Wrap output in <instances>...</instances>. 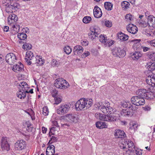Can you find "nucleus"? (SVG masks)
I'll use <instances>...</instances> for the list:
<instances>
[{"label": "nucleus", "instance_id": "f257e3e1", "mask_svg": "<svg viewBox=\"0 0 155 155\" xmlns=\"http://www.w3.org/2000/svg\"><path fill=\"white\" fill-rule=\"evenodd\" d=\"M26 143L23 140L18 141L15 144V148L16 153H22V150L24 149L26 147Z\"/></svg>", "mask_w": 155, "mask_h": 155}, {"label": "nucleus", "instance_id": "f03ea898", "mask_svg": "<svg viewBox=\"0 0 155 155\" xmlns=\"http://www.w3.org/2000/svg\"><path fill=\"white\" fill-rule=\"evenodd\" d=\"M112 52L113 55L115 57L119 58L123 57L126 54V52L123 49L119 47H115L112 50Z\"/></svg>", "mask_w": 155, "mask_h": 155}, {"label": "nucleus", "instance_id": "7ed1b4c3", "mask_svg": "<svg viewBox=\"0 0 155 155\" xmlns=\"http://www.w3.org/2000/svg\"><path fill=\"white\" fill-rule=\"evenodd\" d=\"M121 148L123 149H127L128 148L129 150L134 152L135 150V146L133 142L127 139L124 140L122 146H120Z\"/></svg>", "mask_w": 155, "mask_h": 155}, {"label": "nucleus", "instance_id": "20e7f679", "mask_svg": "<svg viewBox=\"0 0 155 155\" xmlns=\"http://www.w3.org/2000/svg\"><path fill=\"white\" fill-rule=\"evenodd\" d=\"M70 104H61L59 108L57 110L58 114L60 115H63L67 113L70 109Z\"/></svg>", "mask_w": 155, "mask_h": 155}, {"label": "nucleus", "instance_id": "39448f33", "mask_svg": "<svg viewBox=\"0 0 155 155\" xmlns=\"http://www.w3.org/2000/svg\"><path fill=\"white\" fill-rule=\"evenodd\" d=\"M130 101L132 104L137 106L143 105L145 103L144 99L140 98L137 96L132 97L131 98Z\"/></svg>", "mask_w": 155, "mask_h": 155}, {"label": "nucleus", "instance_id": "423d86ee", "mask_svg": "<svg viewBox=\"0 0 155 155\" xmlns=\"http://www.w3.org/2000/svg\"><path fill=\"white\" fill-rule=\"evenodd\" d=\"M99 41L103 44L105 47H109L114 44V41L107 39V37L104 35H101L99 37Z\"/></svg>", "mask_w": 155, "mask_h": 155}, {"label": "nucleus", "instance_id": "0eeeda50", "mask_svg": "<svg viewBox=\"0 0 155 155\" xmlns=\"http://www.w3.org/2000/svg\"><path fill=\"white\" fill-rule=\"evenodd\" d=\"M99 119L100 120L112 122L116 121L117 118L116 117L111 115H104L100 114Z\"/></svg>", "mask_w": 155, "mask_h": 155}, {"label": "nucleus", "instance_id": "6e6552de", "mask_svg": "<svg viewBox=\"0 0 155 155\" xmlns=\"http://www.w3.org/2000/svg\"><path fill=\"white\" fill-rule=\"evenodd\" d=\"M17 60L15 55L13 53H9L5 57V60L10 65L13 64Z\"/></svg>", "mask_w": 155, "mask_h": 155}, {"label": "nucleus", "instance_id": "1a4fd4ad", "mask_svg": "<svg viewBox=\"0 0 155 155\" xmlns=\"http://www.w3.org/2000/svg\"><path fill=\"white\" fill-rule=\"evenodd\" d=\"M85 102L84 101V98H81L76 102L75 104V106L77 110L79 111L82 110L85 107Z\"/></svg>", "mask_w": 155, "mask_h": 155}, {"label": "nucleus", "instance_id": "9d476101", "mask_svg": "<svg viewBox=\"0 0 155 155\" xmlns=\"http://www.w3.org/2000/svg\"><path fill=\"white\" fill-rule=\"evenodd\" d=\"M64 118L70 122L76 123L78 121V118L76 115L72 114H67L64 116Z\"/></svg>", "mask_w": 155, "mask_h": 155}, {"label": "nucleus", "instance_id": "9b49d317", "mask_svg": "<svg viewBox=\"0 0 155 155\" xmlns=\"http://www.w3.org/2000/svg\"><path fill=\"white\" fill-rule=\"evenodd\" d=\"M1 148L2 150L8 151L10 149V145L8 143L6 138L3 137L2 139Z\"/></svg>", "mask_w": 155, "mask_h": 155}, {"label": "nucleus", "instance_id": "f8f14e48", "mask_svg": "<svg viewBox=\"0 0 155 155\" xmlns=\"http://www.w3.org/2000/svg\"><path fill=\"white\" fill-rule=\"evenodd\" d=\"M147 24L149 26L155 28V17L153 15L148 16Z\"/></svg>", "mask_w": 155, "mask_h": 155}, {"label": "nucleus", "instance_id": "ddd939ff", "mask_svg": "<svg viewBox=\"0 0 155 155\" xmlns=\"http://www.w3.org/2000/svg\"><path fill=\"white\" fill-rule=\"evenodd\" d=\"M84 49L82 46L80 45H77L74 46L73 49L74 55H79L81 54L83 51Z\"/></svg>", "mask_w": 155, "mask_h": 155}, {"label": "nucleus", "instance_id": "4468645a", "mask_svg": "<svg viewBox=\"0 0 155 155\" xmlns=\"http://www.w3.org/2000/svg\"><path fill=\"white\" fill-rule=\"evenodd\" d=\"M127 29L128 32L134 34H136L138 31V28L136 25L132 24H129L127 26Z\"/></svg>", "mask_w": 155, "mask_h": 155}, {"label": "nucleus", "instance_id": "2eb2a0df", "mask_svg": "<svg viewBox=\"0 0 155 155\" xmlns=\"http://www.w3.org/2000/svg\"><path fill=\"white\" fill-rule=\"evenodd\" d=\"M146 81L148 84L155 87V75H151L147 77Z\"/></svg>", "mask_w": 155, "mask_h": 155}, {"label": "nucleus", "instance_id": "dca6fc26", "mask_svg": "<svg viewBox=\"0 0 155 155\" xmlns=\"http://www.w3.org/2000/svg\"><path fill=\"white\" fill-rule=\"evenodd\" d=\"M18 87L20 90L25 91V93H28V89L29 87L28 85L25 82L22 81L20 83Z\"/></svg>", "mask_w": 155, "mask_h": 155}, {"label": "nucleus", "instance_id": "f3484780", "mask_svg": "<svg viewBox=\"0 0 155 155\" xmlns=\"http://www.w3.org/2000/svg\"><path fill=\"white\" fill-rule=\"evenodd\" d=\"M102 12L100 8L97 6H95L94 9V15L95 17L99 18L102 15Z\"/></svg>", "mask_w": 155, "mask_h": 155}, {"label": "nucleus", "instance_id": "a211bd4d", "mask_svg": "<svg viewBox=\"0 0 155 155\" xmlns=\"http://www.w3.org/2000/svg\"><path fill=\"white\" fill-rule=\"evenodd\" d=\"M24 69V66L21 63H18V64L14 65L12 68V70L15 72L21 71Z\"/></svg>", "mask_w": 155, "mask_h": 155}, {"label": "nucleus", "instance_id": "6ab92c4d", "mask_svg": "<svg viewBox=\"0 0 155 155\" xmlns=\"http://www.w3.org/2000/svg\"><path fill=\"white\" fill-rule=\"evenodd\" d=\"M147 90L144 89H139L136 92V94L140 98H145Z\"/></svg>", "mask_w": 155, "mask_h": 155}, {"label": "nucleus", "instance_id": "aec40b11", "mask_svg": "<svg viewBox=\"0 0 155 155\" xmlns=\"http://www.w3.org/2000/svg\"><path fill=\"white\" fill-rule=\"evenodd\" d=\"M114 135L117 138H124L126 137V134L124 131L119 129L115 130Z\"/></svg>", "mask_w": 155, "mask_h": 155}, {"label": "nucleus", "instance_id": "412c9836", "mask_svg": "<svg viewBox=\"0 0 155 155\" xmlns=\"http://www.w3.org/2000/svg\"><path fill=\"white\" fill-rule=\"evenodd\" d=\"M62 78H58L54 81V85L57 88L62 89Z\"/></svg>", "mask_w": 155, "mask_h": 155}, {"label": "nucleus", "instance_id": "4be33fe9", "mask_svg": "<svg viewBox=\"0 0 155 155\" xmlns=\"http://www.w3.org/2000/svg\"><path fill=\"white\" fill-rule=\"evenodd\" d=\"M146 66L148 70L151 72L155 70V62H148Z\"/></svg>", "mask_w": 155, "mask_h": 155}, {"label": "nucleus", "instance_id": "5701e85b", "mask_svg": "<svg viewBox=\"0 0 155 155\" xmlns=\"http://www.w3.org/2000/svg\"><path fill=\"white\" fill-rule=\"evenodd\" d=\"M131 57L134 60H137L141 57V54L139 52L135 51L130 54Z\"/></svg>", "mask_w": 155, "mask_h": 155}, {"label": "nucleus", "instance_id": "b1692460", "mask_svg": "<svg viewBox=\"0 0 155 155\" xmlns=\"http://www.w3.org/2000/svg\"><path fill=\"white\" fill-rule=\"evenodd\" d=\"M121 116H131L133 115L132 112H131L128 110L125 109H123L120 112Z\"/></svg>", "mask_w": 155, "mask_h": 155}, {"label": "nucleus", "instance_id": "393cba45", "mask_svg": "<svg viewBox=\"0 0 155 155\" xmlns=\"http://www.w3.org/2000/svg\"><path fill=\"white\" fill-rule=\"evenodd\" d=\"M155 97V94L152 91H147L145 98L147 99H153Z\"/></svg>", "mask_w": 155, "mask_h": 155}, {"label": "nucleus", "instance_id": "a878e982", "mask_svg": "<svg viewBox=\"0 0 155 155\" xmlns=\"http://www.w3.org/2000/svg\"><path fill=\"white\" fill-rule=\"evenodd\" d=\"M118 38L120 40L125 41L127 40L128 38V36L122 33H119L117 35Z\"/></svg>", "mask_w": 155, "mask_h": 155}, {"label": "nucleus", "instance_id": "bb28decb", "mask_svg": "<svg viewBox=\"0 0 155 155\" xmlns=\"http://www.w3.org/2000/svg\"><path fill=\"white\" fill-rule=\"evenodd\" d=\"M26 93L25 91L20 90V91L17 93V96L20 99H24L26 96Z\"/></svg>", "mask_w": 155, "mask_h": 155}, {"label": "nucleus", "instance_id": "cd10ccee", "mask_svg": "<svg viewBox=\"0 0 155 155\" xmlns=\"http://www.w3.org/2000/svg\"><path fill=\"white\" fill-rule=\"evenodd\" d=\"M104 6L105 9L108 11H111L112 9L113 4L109 2H106L104 3Z\"/></svg>", "mask_w": 155, "mask_h": 155}, {"label": "nucleus", "instance_id": "c85d7f7f", "mask_svg": "<svg viewBox=\"0 0 155 155\" xmlns=\"http://www.w3.org/2000/svg\"><path fill=\"white\" fill-rule=\"evenodd\" d=\"M84 101L85 102V105H86V107L87 108H89L93 104L92 100L91 99H88L84 98Z\"/></svg>", "mask_w": 155, "mask_h": 155}, {"label": "nucleus", "instance_id": "c756f323", "mask_svg": "<svg viewBox=\"0 0 155 155\" xmlns=\"http://www.w3.org/2000/svg\"><path fill=\"white\" fill-rule=\"evenodd\" d=\"M32 45L29 43L25 42L23 45L22 48L23 49L26 50H29L32 48Z\"/></svg>", "mask_w": 155, "mask_h": 155}, {"label": "nucleus", "instance_id": "7c9ffc66", "mask_svg": "<svg viewBox=\"0 0 155 155\" xmlns=\"http://www.w3.org/2000/svg\"><path fill=\"white\" fill-rule=\"evenodd\" d=\"M17 37L20 40H25L27 38V35L25 33H18Z\"/></svg>", "mask_w": 155, "mask_h": 155}, {"label": "nucleus", "instance_id": "2f4dec72", "mask_svg": "<svg viewBox=\"0 0 155 155\" xmlns=\"http://www.w3.org/2000/svg\"><path fill=\"white\" fill-rule=\"evenodd\" d=\"M62 82V89H65L69 86V84L68 82L63 78Z\"/></svg>", "mask_w": 155, "mask_h": 155}, {"label": "nucleus", "instance_id": "473e14b6", "mask_svg": "<svg viewBox=\"0 0 155 155\" xmlns=\"http://www.w3.org/2000/svg\"><path fill=\"white\" fill-rule=\"evenodd\" d=\"M147 56L150 59L155 61V52H150L148 54Z\"/></svg>", "mask_w": 155, "mask_h": 155}, {"label": "nucleus", "instance_id": "72a5a7b5", "mask_svg": "<svg viewBox=\"0 0 155 155\" xmlns=\"http://www.w3.org/2000/svg\"><path fill=\"white\" fill-rule=\"evenodd\" d=\"M107 106L104 105H101L98 107V109L100 110L104 113L106 114L107 113Z\"/></svg>", "mask_w": 155, "mask_h": 155}, {"label": "nucleus", "instance_id": "f704fd0d", "mask_svg": "<svg viewBox=\"0 0 155 155\" xmlns=\"http://www.w3.org/2000/svg\"><path fill=\"white\" fill-rule=\"evenodd\" d=\"M33 53L31 51H27L26 54V58H27L29 60H31L32 58L33 57Z\"/></svg>", "mask_w": 155, "mask_h": 155}, {"label": "nucleus", "instance_id": "c9c22d12", "mask_svg": "<svg viewBox=\"0 0 155 155\" xmlns=\"http://www.w3.org/2000/svg\"><path fill=\"white\" fill-rule=\"evenodd\" d=\"M64 51L66 54H69L71 52L72 49L70 47L67 46L64 48Z\"/></svg>", "mask_w": 155, "mask_h": 155}, {"label": "nucleus", "instance_id": "e433bc0d", "mask_svg": "<svg viewBox=\"0 0 155 155\" xmlns=\"http://www.w3.org/2000/svg\"><path fill=\"white\" fill-rule=\"evenodd\" d=\"M36 62L37 64L39 65L43 64L44 63V60H42L41 58H40V57L38 56H37L36 57Z\"/></svg>", "mask_w": 155, "mask_h": 155}, {"label": "nucleus", "instance_id": "4c0bfd02", "mask_svg": "<svg viewBox=\"0 0 155 155\" xmlns=\"http://www.w3.org/2000/svg\"><path fill=\"white\" fill-rule=\"evenodd\" d=\"M91 20V18L90 16H85L83 19V22L85 24L89 23Z\"/></svg>", "mask_w": 155, "mask_h": 155}, {"label": "nucleus", "instance_id": "58836bf2", "mask_svg": "<svg viewBox=\"0 0 155 155\" xmlns=\"http://www.w3.org/2000/svg\"><path fill=\"white\" fill-rule=\"evenodd\" d=\"M129 3L126 1H123L121 4V6L123 8H124L125 9H127L129 7L130 5Z\"/></svg>", "mask_w": 155, "mask_h": 155}, {"label": "nucleus", "instance_id": "ea45409f", "mask_svg": "<svg viewBox=\"0 0 155 155\" xmlns=\"http://www.w3.org/2000/svg\"><path fill=\"white\" fill-rule=\"evenodd\" d=\"M93 32H94L95 35H96V37H97V35H99L100 33V30L99 28L95 27L93 29H92Z\"/></svg>", "mask_w": 155, "mask_h": 155}, {"label": "nucleus", "instance_id": "a19ab883", "mask_svg": "<svg viewBox=\"0 0 155 155\" xmlns=\"http://www.w3.org/2000/svg\"><path fill=\"white\" fill-rule=\"evenodd\" d=\"M49 111L47 107L45 106L43 108L42 113L45 116H47L48 115Z\"/></svg>", "mask_w": 155, "mask_h": 155}, {"label": "nucleus", "instance_id": "79ce46f5", "mask_svg": "<svg viewBox=\"0 0 155 155\" xmlns=\"http://www.w3.org/2000/svg\"><path fill=\"white\" fill-rule=\"evenodd\" d=\"M108 104L107 105V113L108 115H113L112 114V113H113V109L112 108L110 107V106H108Z\"/></svg>", "mask_w": 155, "mask_h": 155}, {"label": "nucleus", "instance_id": "37998d69", "mask_svg": "<svg viewBox=\"0 0 155 155\" xmlns=\"http://www.w3.org/2000/svg\"><path fill=\"white\" fill-rule=\"evenodd\" d=\"M88 35L89 37L91 38L92 40L95 39L96 37V35H95L93 30H91V32L88 33Z\"/></svg>", "mask_w": 155, "mask_h": 155}, {"label": "nucleus", "instance_id": "c03bdc74", "mask_svg": "<svg viewBox=\"0 0 155 155\" xmlns=\"http://www.w3.org/2000/svg\"><path fill=\"white\" fill-rule=\"evenodd\" d=\"M105 25L107 27H110L112 26V24L111 21L109 20H106L104 23Z\"/></svg>", "mask_w": 155, "mask_h": 155}, {"label": "nucleus", "instance_id": "a18cd8bd", "mask_svg": "<svg viewBox=\"0 0 155 155\" xmlns=\"http://www.w3.org/2000/svg\"><path fill=\"white\" fill-rule=\"evenodd\" d=\"M138 125L137 124H132V126H130V129L131 130H134V131L136 130L137 129Z\"/></svg>", "mask_w": 155, "mask_h": 155}, {"label": "nucleus", "instance_id": "49530a36", "mask_svg": "<svg viewBox=\"0 0 155 155\" xmlns=\"http://www.w3.org/2000/svg\"><path fill=\"white\" fill-rule=\"evenodd\" d=\"M52 64L53 65L56 67H58L60 64V63L58 61H57L56 60L53 59L52 60Z\"/></svg>", "mask_w": 155, "mask_h": 155}, {"label": "nucleus", "instance_id": "de8ad7c7", "mask_svg": "<svg viewBox=\"0 0 155 155\" xmlns=\"http://www.w3.org/2000/svg\"><path fill=\"white\" fill-rule=\"evenodd\" d=\"M57 138L54 137V136H52L51 138V140L49 141L48 143L51 144L53 142H57Z\"/></svg>", "mask_w": 155, "mask_h": 155}, {"label": "nucleus", "instance_id": "09e8293b", "mask_svg": "<svg viewBox=\"0 0 155 155\" xmlns=\"http://www.w3.org/2000/svg\"><path fill=\"white\" fill-rule=\"evenodd\" d=\"M33 129L32 124H30L29 125H28L26 128V130L28 132H31L32 131Z\"/></svg>", "mask_w": 155, "mask_h": 155}, {"label": "nucleus", "instance_id": "8fccbe9b", "mask_svg": "<svg viewBox=\"0 0 155 155\" xmlns=\"http://www.w3.org/2000/svg\"><path fill=\"white\" fill-rule=\"evenodd\" d=\"M9 18H11V20H14V21L15 22L17 21L18 20V17L17 16H16V15L14 14H13L11 16V17L9 16Z\"/></svg>", "mask_w": 155, "mask_h": 155}, {"label": "nucleus", "instance_id": "3c124183", "mask_svg": "<svg viewBox=\"0 0 155 155\" xmlns=\"http://www.w3.org/2000/svg\"><path fill=\"white\" fill-rule=\"evenodd\" d=\"M125 18L129 21H132L133 20L132 16L130 14H128L126 15L125 16Z\"/></svg>", "mask_w": 155, "mask_h": 155}, {"label": "nucleus", "instance_id": "603ef678", "mask_svg": "<svg viewBox=\"0 0 155 155\" xmlns=\"http://www.w3.org/2000/svg\"><path fill=\"white\" fill-rule=\"evenodd\" d=\"M55 100V103L54 104H58L60 103L62 99L59 97H54Z\"/></svg>", "mask_w": 155, "mask_h": 155}, {"label": "nucleus", "instance_id": "864d4df0", "mask_svg": "<svg viewBox=\"0 0 155 155\" xmlns=\"http://www.w3.org/2000/svg\"><path fill=\"white\" fill-rule=\"evenodd\" d=\"M102 122L98 121L96 122V127L100 129H102Z\"/></svg>", "mask_w": 155, "mask_h": 155}, {"label": "nucleus", "instance_id": "5fc2aeb1", "mask_svg": "<svg viewBox=\"0 0 155 155\" xmlns=\"http://www.w3.org/2000/svg\"><path fill=\"white\" fill-rule=\"evenodd\" d=\"M145 34L147 35L148 36H153V34L152 33V32L150 31H148L146 30L145 31Z\"/></svg>", "mask_w": 155, "mask_h": 155}, {"label": "nucleus", "instance_id": "6e6d98bb", "mask_svg": "<svg viewBox=\"0 0 155 155\" xmlns=\"http://www.w3.org/2000/svg\"><path fill=\"white\" fill-rule=\"evenodd\" d=\"M58 91L55 90H53L52 91H51V94L52 96L54 97L56 95L58 94Z\"/></svg>", "mask_w": 155, "mask_h": 155}, {"label": "nucleus", "instance_id": "4d7b16f0", "mask_svg": "<svg viewBox=\"0 0 155 155\" xmlns=\"http://www.w3.org/2000/svg\"><path fill=\"white\" fill-rule=\"evenodd\" d=\"M128 102L124 101L120 103V105L124 107H127Z\"/></svg>", "mask_w": 155, "mask_h": 155}, {"label": "nucleus", "instance_id": "13d9d810", "mask_svg": "<svg viewBox=\"0 0 155 155\" xmlns=\"http://www.w3.org/2000/svg\"><path fill=\"white\" fill-rule=\"evenodd\" d=\"M90 54V52L89 51H85L81 55V57L83 58H85L87 56Z\"/></svg>", "mask_w": 155, "mask_h": 155}, {"label": "nucleus", "instance_id": "bf43d9fd", "mask_svg": "<svg viewBox=\"0 0 155 155\" xmlns=\"http://www.w3.org/2000/svg\"><path fill=\"white\" fill-rule=\"evenodd\" d=\"M49 147L48 150H53V153H55V147L53 145H51V146H49Z\"/></svg>", "mask_w": 155, "mask_h": 155}, {"label": "nucleus", "instance_id": "052dcab7", "mask_svg": "<svg viewBox=\"0 0 155 155\" xmlns=\"http://www.w3.org/2000/svg\"><path fill=\"white\" fill-rule=\"evenodd\" d=\"M135 105H134V104H133V105H131V107L130 109V110H132V112H133L134 110H136L137 109V107H136Z\"/></svg>", "mask_w": 155, "mask_h": 155}, {"label": "nucleus", "instance_id": "680f3d73", "mask_svg": "<svg viewBox=\"0 0 155 155\" xmlns=\"http://www.w3.org/2000/svg\"><path fill=\"white\" fill-rule=\"evenodd\" d=\"M135 153L137 155H141L142 154V150H135Z\"/></svg>", "mask_w": 155, "mask_h": 155}, {"label": "nucleus", "instance_id": "e2e57ef3", "mask_svg": "<svg viewBox=\"0 0 155 155\" xmlns=\"http://www.w3.org/2000/svg\"><path fill=\"white\" fill-rule=\"evenodd\" d=\"M81 44L83 46H87L88 44V41H84L82 42Z\"/></svg>", "mask_w": 155, "mask_h": 155}, {"label": "nucleus", "instance_id": "0e129e2a", "mask_svg": "<svg viewBox=\"0 0 155 155\" xmlns=\"http://www.w3.org/2000/svg\"><path fill=\"white\" fill-rule=\"evenodd\" d=\"M107 128V125L106 124L105 122H102V128Z\"/></svg>", "mask_w": 155, "mask_h": 155}, {"label": "nucleus", "instance_id": "69168bd1", "mask_svg": "<svg viewBox=\"0 0 155 155\" xmlns=\"http://www.w3.org/2000/svg\"><path fill=\"white\" fill-rule=\"evenodd\" d=\"M25 61L27 62L28 64L29 65H30L31 64V62L30 61L31 60H29V59L27 58H25Z\"/></svg>", "mask_w": 155, "mask_h": 155}, {"label": "nucleus", "instance_id": "338daca9", "mask_svg": "<svg viewBox=\"0 0 155 155\" xmlns=\"http://www.w3.org/2000/svg\"><path fill=\"white\" fill-rule=\"evenodd\" d=\"M151 45L155 47V39L153 40L150 41Z\"/></svg>", "mask_w": 155, "mask_h": 155}, {"label": "nucleus", "instance_id": "774afa93", "mask_svg": "<svg viewBox=\"0 0 155 155\" xmlns=\"http://www.w3.org/2000/svg\"><path fill=\"white\" fill-rule=\"evenodd\" d=\"M9 28L8 26H5L4 27L3 30L4 31L8 32V31Z\"/></svg>", "mask_w": 155, "mask_h": 155}]
</instances>
